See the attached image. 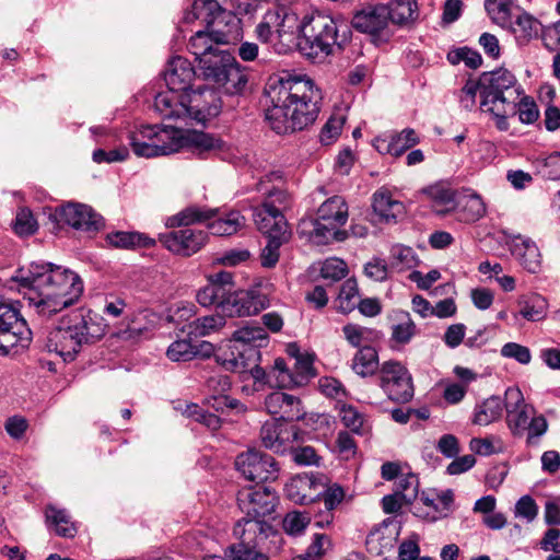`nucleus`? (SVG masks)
Masks as SVG:
<instances>
[{"mask_svg":"<svg viewBox=\"0 0 560 560\" xmlns=\"http://www.w3.org/2000/svg\"><path fill=\"white\" fill-rule=\"evenodd\" d=\"M395 493L405 503H411L418 495L419 481L417 476L409 474L400 476L395 482Z\"/></svg>","mask_w":560,"mask_h":560,"instance_id":"4d7b16f0","label":"nucleus"},{"mask_svg":"<svg viewBox=\"0 0 560 560\" xmlns=\"http://www.w3.org/2000/svg\"><path fill=\"white\" fill-rule=\"evenodd\" d=\"M503 407L499 396H491L475 407L472 422L478 425H488L498 421L502 416Z\"/></svg>","mask_w":560,"mask_h":560,"instance_id":"37998d69","label":"nucleus"},{"mask_svg":"<svg viewBox=\"0 0 560 560\" xmlns=\"http://www.w3.org/2000/svg\"><path fill=\"white\" fill-rule=\"evenodd\" d=\"M351 23L358 32L383 38L388 35L390 12L383 3L366 4L354 13Z\"/></svg>","mask_w":560,"mask_h":560,"instance_id":"6ab92c4d","label":"nucleus"},{"mask_svg":"<svg viewBox=\"0 0 560 560\" xmlns=\"http://www.w3.org/2000/svg\"><path fill=\"white\" fill-rule=\"evenodd\" d=\"M226 27V31L219 27L211 31L200 30L190 37L188 49L195 56L198 63L202 57L219 51L218 45H229L238 39L242 31L241 21L235 16H229Z\"/></svg>","mask_w":560,"mask_h":560,"instance_id":"1a4fd4ad","label":"nucleus"},{"mask_svg":"<svg viewBox=\"0 0 560 560\" xmlns=\"http://www.w3.org/2000/svg\"><path fill=\"white\" fill-rule=\"evenodd\" d=\"M380 368L377 351L372 346L361 347L351 361L352 371L361 377L373 376Z\"/></svg>","mask_w":560,"mask_h":560,"instance_id":"58836bf2","label":"nucleus"},{"mask_svg":"<svg viewBox=\"0 0 560 560\" xmlns=\"http://www.w3.org/2000/svg\"><path fill=\"white\" fill-rule=\"evenodd\" d=\"M342 334L347 342L358 350L371 343L377 338L375 329L361 326L354 323H348L342 327Z\"/></svg>","mask_w":560,"mask_h":560,"instance_id":"49530a36","label":"nucleus"},{"mask_svg":"<svg viewBox=\"0 0 560 560\" xmlns=\"http://www.w3.org/2000/svg\"><path fill=\"white\" fill-rule=\"evenodd\" d=\"M226 292L223 287L209 282L197 292V301L203 307L215 306L222 313L223 303L226 300Z\"/></svg>","mask_w":560,"mask_h":560,"instance_id":"8fccbe9b","label":"nucleus"},{"mask_svg":"<svg viewBox=\"0 0 560 560\" xmlns=\"http://www.w3.org/2000/svg\"><path fill=\"white\" fill-rule=\"evenodd\" d=\"M386 5L390 12V23L401 25L413 20L416 4L412 0H394Z\"/></svg>","mask_w":560,"mask_h":560,"instance_id":"5fc2aeb1","label":"nucleus"},{"mask_svg":"<svg viewBox=\"0 0 560 560\" xmlns=\"http://www.w3.org/2000/svg\"><path fill=\"white\" fill-rule=\"evenodd\" d=\"M518 114L520 121L523 124H533L539 117V110L534 100L524 93L520 96L516 105V113Z\"/></svg>","mask_w":560,"mask_h":560,"instance_id":"69168bd1","label":"nucleus"},{"mask_svg":"<svg viewBox=\"0 0 560 560\" xmlns=\"http://www.w3.org/2000/svg\"><path fill=\"white\" fill-rule=\"evenodd\" d=\"M269 13L276 20V37L288 47L298 46L306 25V13L301 16L295 9L285 5H278Z\"/></svg>","mask_w":560,"mask_h":560,"instance_id":"aec40b11","label":"nucleus"},{"mask_svg":"<svg viewBox=\"0 0 560 560\" xmlns=\"http://www.w3.org/2000/svg\"><path fill=\"white\" fill-rule=\"evenodd\" d=\"M480 109L495 119L501 131L509 129L508 117L515 115L520 96L524 93L515 75L506 69L485 72L480 77Z\"/></svg>","mask_w":560,"mask_h":560,"instance_id":"7ed1b4c3","label":"nucleus"},{"mask_svg":"<svg viewBox=\"0 0 560 560\" xmlns=\"http://www.w3.org/2000/svg\"><path fill=\"white\" fill-rule=\"evenodd\" d=\"M340 418L345 427L358 434L366 432L364 428L363 416L352 406H342L340 409Z\"/></svg>","mask_w":560,"mask_h":560,"instance_id":"0e129e2a","label":"nucleus"},{"mask_svg":"<svg viewBox=\"0 0 560 560\" xmlns=\"http://www.w3.org/2000/svg\"><path fill=\"white\" fill-rule=\"evenodd\" d=\"M456 218L464 223H474L486 214V205L478 194H460L455 202Z\"/></svg>","mask_w":560,"mask_h":560,"instance_id":"f704fd0d","label":"nucleus"},{"mask_svg":"<svg viewBox=\"0 0 560 560\" xmlns=\"http://www.w3.org/2000/svg\"><path fill=\"white\" fill-rule=\"evenodd\" d=\"M167 228H170L166 224ZM180 225L178 230H173L159 235L160 243L171 253L189 257L198 253L207 243L208 234L202 230Z\"/></svg>","mask_w":560,"mask_h":560,"instance_id":"2eb2a0df","label":"nucleus"},{"mask_svg":"<svg viewBox=\"0 0 560 560\" xmlns=\"http://www.w3.org/2000/svg\"><path fill=\"white\" fill-rule=\"evenodd\" d=\"M348 206L341 196H332L324 201L317 210L320 222L336 223L343 226L348 221Z\"/></svg>","mask_w":560,"mask_h":560,"instance_id":"ea45409f","label":"nucleus"},{"mask_svg":"<svg viewBox=\"0 0 560 560\" xmlns=\"http://www.w3.org/2000/svg\"><path fill=\"white\" fill-rule=\"evenodd\" d=\"M202 79L228 96H241L245 93L248 77L236 61L235 57L226 50L214 51L202 57L198 63Z\"/></svg>","mask_w":560,"mask_h":560,"instance_id":"20e7f679","label":"nucleus"},{"mask_svg":"<svg viewBox=\"0 0 560 560\" xmlns=\"http://www.w3.org/2000/svg\"><path fill=\"white\" fill-rule=\"evenodd\" d=\"M85 343L67 319L62 325L49 332L47 347L59 354L65 361L74 360Z\"/></svg>","mask_w":560,"mask_h":560,"instance_id":"a878e982","label":"nucleus"},{"mask_svg":"<svg viewBox=\"0 0 560 560\" xmlns=\"http://www.w3.org/2000/svg\"><path fill=\"white\" fill-rule=\"evenodd\" d=\"M153 125H143L129 133V144L137 156L145 158L142 147L153 141Z\"/></svg>","mask_w":560,"mask_h":560,"instance_id":"052dcab7","label":"nucleus"},{"mask_svg":"<svg viewBox=\"0 0 560 560\" xmlns=\"http://www.w3.org/2000/svg\"><path fill=\"white\" fill-rule=\"evenodd\" d=\"M534 166L542 178L550 180L560 179V152H553L545 158H537Z\"/></svg>","mask_w":560,"mask_h":560,"instance_id":"864d4df0","label":"nucleus"},{"mask_svg":"<svg viewBox=\"0 0 560 560\" xmlns=\"http://www.w3.org/2000/svg\"><path fill=\"white\" fill-rule=\"evenodd\" d=\"M424 194L433 201L435 207H443L436 209V212L444 214L455 208L457 194L451 187L443 183H438L424 189Z\"/></svg>","mask_w":560,"mask_h":560,"instance_id":"a18cd8bd","label":"nucleus"},{"mask_svg":"<svg viewBox=\"0 0 560 560\" xmlns=\"http://www.w3.org/2000/svg\"><path fill=\"white\" fill-rule=\"evenodd\" d=\"M416 332V325L410 319L408 313L402 314V319L400 323L393 325L392 327V338L397 343L406 345L410 341L412 336Z\"/></svg>","mask_w":560,"mask_h":560,"instance_id":"338daca9","label":"nucleus"},{"mask_svg":"<svg viewBox=\"0 0 560 560\" xmlns=\"http://www.w3.org/2000/svg\"><path fill=\"white\" fill-rule=\"evenodd\" d=\"M298 47L308 58L322 59L334 52L338 43L337 22L318 11L306 13V25Z\"/></svg>","mask_w":560,"mask_h":560,"instance_id":"423d86ee","label":"nucleus"},{"mask_svg":"<svg viewBox=\"0 0 560 560\" xmlns=\"http://www.w3.org/2000/svg\"><path fill=\"white\" fill-rule=\"evenodd\" d=\"M106 242L116 248L121 249H135L138 247H151L155 244L153 238L138 233V232H125L116 231L106 235Z\"/></svg>","mask_w":560,"mask_h":560,"instance_id":"a19ab883","label":"nucleus"},{"mask_svg":"<svg viewBox=\"0 0 560 560\" xmlns=\"http://www.w3.org/2000/svg\"><path fill=\"white\" fill-rule=\"evenodd\" d=\"M235 468L244 478L257 483L273 481L279 474V467L275 458L254 448L237 455Z\"/></svg>","mask_w":560,"mask_h":560,"instance_id":"ddd939ff","label":"nucleus"},{"mask_svg":"<svg viewBox=\"0 0 560 560\" xmlns=\"http://www.w3.org/2000/svg\"><path fill=\"white\" fill-rule=\"evenodd\" d=\"M504 408L506 410V425L514 436H522L528 428L530 417L536 413L533 406L525 402L518 388L509 387L505 390Z\"/></svg>","mask_w":560,"mask_h":560,"instance_id":"4be33fe9","label":"nucleus"},{"mask_svg":"<svg viewBox=\"0 0 560 560\" xmlns=\"http://www.w3.org/2000/svg\"><path fill=\"white\" fill-rule=\"evenodd\" d=\"M345 122L346 115L342 112L339 110L332 113L319 132L320 143L329 145L336 142L341 133Z\"/></svg>","mask_w":560,"mask_h":560,"instance_id":"3c124183","label":"nucleus"},{"mask_svg":"<svg viewBox=\"0 0 560 560\" xmlns=\"http://www.w3.org/2000/svg\"><path fill=\"white\" fill-rule=\"evenodd\" d=\"M154 110L163 120H174L175 125L187 126V108L185 107L184 94L171 89L156 94L153 104Z\"/></svg>","mask_w":560,"mask_h":560,"instance_id":"cd10ccee","label":"nucleus"},{"mask_svg":"<svg viewBox=\"0 0 560 560\" xmlns=\"http://www.w3.org/2000/svg\"><path fill=\"white\" fill-rule=\"evenodd\" d=\"M260 439L266 448L283 453L298 440V431L283 422L267 421L261 427Z\"/></svg>","mask_w":560,"mask_h":560,"instance_id":"c85d7f7f","label":"nucleus"},{"mask_svg":"<svg viewBox=\"0 0 560 560\" xmlns=\"http://www.w3.org/2000/svg\"><path fill=\"white\" fill-rule=\"evenodd\" d=\"M291 205L290 194L281 188L268 191L260 206L253 209V218L257 229L267 237L273 235H291L283 211Z\"/></svg>","mask_w":560,"mask_h":560,"instance_id":"0eeeda50","label":"nucleus"},{"mask_svg":"<svg viewBox=\"0 0 560 560\" xmlns=\"http://www.w3.org/2000/svg\"><path fill=\"white\" fill-rule=\"evenodd\" d=\"M278 498L268 487H248L238 491L237 504L247 516L266 517L277 505Z\"/></svg>","mask_w":560,"mask_h":560,"instance_id":"412c9836","label":"nucleus"},{"mask_svg":"<svg viewBox=\"0 0 560 560\" xmlns=\"http://www.w3.org/2000/svg\"><path fill=\"white\" fill-rule=\"evenodd\" d=\"M45 518L47 526L52 528L58 536L72 538L78 532L75 524L65 509L48 504L45 508Z\"/></svg>","mask_w":560,"mask_h":560,"instance_id":"4c0bfd02","label":"nucleus"},{"mask_svg":"<svg viewBox=\"0 0 560 560\" xmlns=\"http://www.w3.org/2000/svg\"><path fill=\"white\" fill-rule=\"evenodd\" d=\"M517 303L520 306L518 314L529 322L541 320L547 315L548 302L540 294L522 296Z\"/></svg>","mask_w":560,"mask_h":560,"instance_id":"c03bdc74","label":"nucleus"},{"mask_svg":"<svg viewBox=\"0 0 560 560\" xmlns=\"http://www.w3.org/2000/svg\"><path fill=\"white\" fill-rule=\"evenodd\" d=\"M37 221L27 208L18 211L13 224L14 232L20 236H30L37 231Z\"/></svg>","mask_w":560,"mask_h":560,"instance_id":"e2e57ef3","label":"nucleus"},{"mask_svg":"<svg viewBox=\"0 0 560 560\" xmlns=\"http://www.w3.org/2000/svg\"><path fill=\"white\" fill-rule=\"evenodd\" d=\"M265 407L276 417L273 421L283 423L299 421L305 416L300 398L281 390L270 393L265 398Z\"/></svg>","mask_w":560,"mask_h":560,"instance_id":"393cba45","label":"nucleus"},{"mask_svg":"<svg viewBox=\"0 0 560 560\" xmlns=\"http://www.w3.org/2000/svg\"><path fill=\"white\" fill-rule=\"evenodd\" d=\"M30 312L46 320L74 304L83 293V282L73 271L49 262H32L12 277Z\"/></svg>","mask_w":560,"mask_h":560,"instance_id":"f257e3e1","label":"nucleus"},{"mask_svg":"<svg viewBox=\"0 0 560 560\" xmlns=\"http://www.w3.org/2000/svg\"><path fill=\"white\" fill-rule=\"evenodd\" d=\"M447 60L452 65L464 62L470 69H477L482 65L481 55L469 47H460L448 52Z\"/></svg>","mask_w":560,"mask_h":560,"instance_id":"13d9d810","label":"nucleus"},{"mask_svg":"<svg viewBox=\"0 0 560 560\" xmlns=\"http://www.w3.org/2000/svg\"><path fill=\"white\" fill-rule=\"evenodd\" d=\"M265 94L269 105L265 118L279 135L303 130L312 125L323 100L322 91L314 81L305 77H272Z\"/></svg>","mask_w":560,"mask_h":560,"instance_id":"f03ea898","label":"nucleus"},{"mask_svg":"<svg viewBox=\"0 0 560 560\" xmlns=\"http://www.w3.org/2000/svg\"><path fill=\"white\" fill-rule=\"evenodd\" d=\"M153 141L142 147L147 159L168 155L184 148L185 129L182 125H153Z\"/></svg>","mask_w":560,"mask_h":560,"instance_id":"a211bd4d","label":"nucleus"},{"mask_svg":"<svg viewBox=\"0 0 560 560\" xmlns=\"http://www.w3.org/2000/svg\"><path fill=\"white\" fill-rule=\"evenodd\" d=\"M195 77L196 70L190 61L180 56L173 57L164 71L167 89L183 94L190 90Z\"/></svg>","mask_w":560,"mask_h":560,"instance_id":"7c9ffc66","label":"nucleus"},{"mask_svg":"<svg viewBox=\"0 0 560 560\" xmlns=\"http://www.w3.org/2000/svg\"><path fill=\"white\" fill-rule=\"evenodd\" d=\"M470 450L478 455L489 456L502 452V444L499 439L491 438H474L470 441Z\"/></svg>","mask_w":560,"mask_h":560,"instance_id":"774afa93","label":"nucleus"},{"mask_svg":"<svg viewBox=\"0 0 560 560\" xmlns=\"http://www.w3.org/2000/svg\"><path fill=\"white\" fill-rule=\"evenodd\" d=\"M213 235L230 236L245 228L246 218L238 210L210 209L189 206L167 218L168 226L205 223Z\"/></svg>","mask_w":560,"mask_h":560,"instance_id":"39448f33","label":"nucleus"},{"mask_svg":"<svg viewBox=\"0 0 560 560\" xmlns=\"http://www.w3.org/2000/svg\"><path fill=\"white\" fill-rule=\"evenodd\" d=\"M313 229L308 232V240L315 245H327L332 242H343L348 237V232L340 229L336 223L320 222L315 219L311 222Z\"/></svg>","mask_w":560,"mask_h":560,"instance_id":"c9c22d12","label":"nucleus"},{"mask_svg":"<svg viewBox=\"0 0 560 560\" xmlns=\"http://www.w3.org/2000/svg\"><path fill=\"white\" fill-rule=\"evenodd\" d=\"M31 339L32 331L24 318L0 295V354H8L18 346L25 348Z\"/></svg>","mask_w":560,"mask_h":560,"instance_id":"9b49d317","label":"nucleus"},{"mask_svg":"<svg viewBox=\"0 0 560 560\" xmlns=\"http://www.w3.org/2000/svg\"><path fill=\"white\" fill-rule=\"evenodd\" d=\"M315 483L308 476H295L287 482L284 491L289 500L296 504H310L319 494L314 493Z\"/></svg>","mask_w":560,"mask_h":560,"instance_id":"e433bc0d","label":"nucleus"},{"mask_svg":"<svg viewBox=\"0 0 560 560\" xmlns=\"http://www.w3.org/2000/svg\"><path fill=\"white\" fill-rule=\"evenodd\" d=\"M225 315L214 314L197 318L183 327L189 338L206 337L219 331L225 325Z\"/></svg>","mask_w":560,"mask_h":560,"instance_id":"79ce46f5","label":"nucleus"},{"mask_svg":"<svg viewBox=\"0 0 560 560\" xmlns=\"http://www.w3.org/2000/svg\"><path fill=\"white\" fill-rule=\"evenodd\" d=\"M504 13L490 16V20L503 30L510 32L517 44L524 45L537 37L540 22L528 12L512 5L503 10Z\"/></svg>","mask_w":560,"mask_h":560,"instance_id":"f8f14e48","label":"nucleus"},{"mask_svg":"<svg viewBox=\"0 0 560 560\" xmlns=\"http://www.w3.org/2000/svg\"><path fill=\"white\" fill-rule=\"evenodd\" d=\"M313 363L314 357L312 354L298 355L293 370H290L284 359L277 358L273 362L271 376H277L278 387L304 386L316 374Z\"/></svg>","mask_w":560,"mask_h":560,"instance_id":"f3484780","label":"nucleus"},{"mask_svg":"<svg viewBox=\"0 0 560 560\" xmlns=\"http://www.w3.org/2000/svg\"><path fill=\"white\" fill-rule=\"evenodd\" d=\"M55 219L77 231L96 233L104 226V219L92 207L84 203L69 202L56 209Z\"/></svg>","mask_w":560,"mask_h":560,"instance_id":"dca6fc26","label":"nucleus"},{"mask_svg":"<svg viewBox=\"0 0 560 560\" xmlns=\"http://www.w3.org/2000/svg\"><path fill=\"white\" fill-rule=\"evenodd\" d=\"M378 385L388 399L395 402H408L415 395L412 376L398 361L388 360L381 364Z\"/></svg>","mask_w":560,"mask_h":560,"instance_id":"9d476101","label":"nucleus"},{"mask_svg":"<svg viewBox=\"0 0 560 560\" xmlns=\"http://www.w3.org/2000/svg\"><path fill=\"white\" fill-rule=\"evenodd\" d=\"M418 262L415 250L411 247L396 245L392 248V268L397 271L411 269Z\"/></svg>","mask_w":560,"mask_h":560,"instance_id":"6e6d98bb","label":"nucleus"},{"mask_svg":"<svg viewBox=\"0 0 560 560\" xmlns=\"http://www.w3.org/2000/svg\"><path fill=\"white\" fill-rule=\"evenodd\" d=\"M166 355L174 362H186L197 357V350L189 340L180 339L170 345Z\"/></svg>","mask_w":560,"mask_h":560,"instance_id":"bf43d9fd","label":"nucleus"},{"mask_svg":"<svg viewBox=\"0 0 560 560\" xmlns=\"http://www.w3.org/2000/svg\"><path fill=\"white\" fill-rule=\"evenodd\" d=\"M348 273L347 264L337 257L327 258L322 262L320 276L322 278L330 281H339Z\"/></svg>","mask_w":560,"mask_h":560,"instance_id":"680f3d73","label":"nucleus"},{"mask_svg":"<svg viewBox=\"0 0 560 560\" xmlns=\"http://www.w3.org/2000/svg\"><path fill=\"white\" fill-rule=\"evenodd\" d=\"M68 323L85 345L100 340L106 332L104 318L86 307H80L67 315Z\"/></svg>","mask_w":560,"mask_h":560,"instance_id":"5701e85b","label":"nucleus"},{"mask_svg":"<svg viewBox=\"0 0 560 560\" xmlns=\"http://www.w3.org/2000/svg\"><path fill=\"white\" fill-rule=\"evenodd\" d=\"M512 256L528 272L537 273L541 269V254L536 243L522 235H516L509 242Z\"/></svg>","mask_w":560,"mask_h":560,"instance_id":"2f4dec72","label":"nucleus"},{"mask_svg":"<svg viewBox=\"0 0 560 560\" xmlns=\"http://www.w3.org/2000/svg\"><path fill=\"white\" fill-rule=\"evenodd\" d=\"M185 107L187 108V126L192 122L205 124L208 119L219 115L222 101L218 92L212 88L199 86L189 90L184 94Z\"/></svg>","mask_w":560,"mask_h":560,"instance_id":"4468645a","label":"nucleus"},{"mask_svg":"<svg viewBox=\"0 0 560 560\" xmlns=\"http://www.w3.org/2000/svg\"><path fill=\"white\" fill-rule=\"evenodd\" d=\"M289 238L290 235H273L267 237V244L260 254L262 267L272 268L277 265L280 256L279 249Z\"/></svg>","mask_w":560,"mask_h":560,"instance_id":"603ef678","label":"nucleus"},{"mask_svg":"<svg viewBox=\"0 0 560 560\" xmlns=\"http://www.w3.org/2000/svg\"><path fill=\"white\" fill-rule=\"evenodd\" d=\"M420 142V137L412 128H405L400 132L378 136L373 147L381 154L398 158Z\"/></svg>","mask_w":560,"mask_h":560,"instance_id":"c756f323","label":"nucleus"},{"mask_svg":"<svg viewBox=\"0 0 560 560\" xmlns=\"http://www.w3.org/2000/svg\"><path fill=\"white\" fill-rule=\"evenodd\" d=\"M271 530L272 526L266 522L264 517L245 515L235 524L233 529L234 536L237 537L241 542L231 548H250L255 550L256 545L266 539Z\"/></svg>","mask_w":560,"mask_h":560,"instance_id":"bb28decb","label":"nucleus"},{"mask_svg":"<svg viewBox=\"0 0 560 560\" xmlns=\"http://www.w3.org/2000/svg\"><path fill=\"white\" fill-rule=\"evenodd\" d=\"M232 16L225 13L217 0H195L189 9L184 12L183 22L186 24L200 20L207 24V27L214 24L217 20L224 22Z\"/></svg>","mask_w":560,"mask_h":560,"instance_id":"473e14b6","label":"nucleus"},{"mask_svg":"<svg viewBox=\"0 0 560 560\" xmlns=\"http://www.w3.org/2000/svg\"><path fill=\"white\" fill-rule=\"evenodd\" d=\"M189 145L198 155L218 150L221 148V141L205 132H185L184 147Z\"/></svg>","mask_w":560,"mask_h":560,"instance_id":"09e8293b","label":"nucleus"},{"mask_svg":"<svg viewBox=\"0 0 560 560\" xmlns=\"http://www.w3.org/2000/svg\"><path fill=\"white\" fill-rule=\"evenodd\" d=\"M360 300L358 282L355 279H347L341 288L337 299V308L343 313L349 314L357 308Z\"/></svg>","mask_w":560,"mask_h":560,"instance_id":"de8ad7c7","label":"nucleus"},{"mask_svg":"<svg viewBox=\"0 0 560 560\" xmlns=\"http://www.w3.org/2000/svg\"><path fill=\"white\" fill-rule=\"evenodd\" d=\"M373 211L381 222H396L405 213V206L395 199L386 188H380L373 194Z\"/></svg>","mask_w":560,"mask_h":560,"instance_id":"72a5a7b5","label":"nucleus"},{"mask_svg":"<svg viewBox=\"0 0 560 560\" xmlns=\"http://www.w3.org/2000/svg\"><path fill=\"white\" fill-rule=\"evenodd\" d=\"M233 358L229 360L235 370L247 369L249 361L260 357L259 348L268 342V335L259 325H246L235 330L230 340Z\"/></svg>","mask_w":560,"mask_h":560,"instance_id":"6e6552de","label":"nucleus"},{"mask_svg":"<svg viewBox=\"0 0 560 560\" xmlns=\"http://www.w3.org/2000/svg\"><path fill=\"white\" fill-rule=\"evenodd\" d=\"M268 300L265 294L256 291H232L223 303L222 314L225 316H252L265 310Z\"/></svg>","mask_w":560,"mask_h":560,"instance_id":"b1692460","label":"nucleus"}]
</instances>
